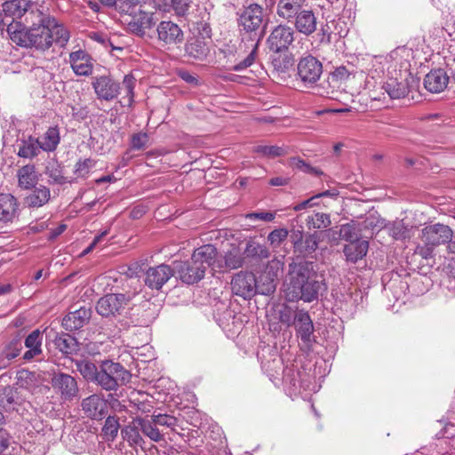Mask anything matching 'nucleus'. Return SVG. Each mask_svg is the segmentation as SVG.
Returning <instances> with one entry per match:
<instances>
[{
    "mask_svg": "<svg viewBox=\"0 0 455 455\" xmlns=\"http://www.w3.org/2000/svg\"><path fill=\"white\" fill-rule=\"evenodd\" d=\"M174 275L169 265L161 264L146 271L144 282L148 288L159 291Z\"/></svg>",
    "mask_w": 455,
    "mask_h": 455,
    "instance_id": "nucleus-15",
    "label": "nucleus"
},
{
    "mask_svg": "<svg viewBox=\"0 0 455 455\" xmlns=\"http://www.w3.org/2000/svg\"><path fill=\"white\" fill-rule=\"evenodd\" d=\"M96 162L92 158H85L80 160L76 164L75 172L80 176L87 174L92 167L95 166Z\"/></svg>",
    "mask_w": 455,
    "mask_h": 455,
    "instance_id": "nucleus-53",
    "label": "nucleus"
},
{
    "mask_svg": "<svg viewBox=\"0 0 455 455\" xmlns=\"http://www.w3.org/2000/svg\"><path fill=\"white\" fill-rule=\"evenodd\" d=\"M185 51L188 56L196 60H203L208 53L205 44L199 39L187 43Z\"/></svg>",
    "mask_w": 455,
    "mask_h": 455,
    "instance_id": "nucleus-33",
    "label": "nucleus"
},
{
    "mask_svg": "<svg viewBox=\"0 0 455 455\" xmlns=\"http://www.w3.org/2000/svg\"><path fill=\"white\" fill-rule=\"evenodd\" d=\"M50 198V189L43 185L30 187V207H40Z\"/></svg>",
    "mask_w": 455,
    "mask_h": 455,
    "instance_id": "nucleus-31",
    "label": "nucleus"
},
{
    "mask_svg": "<svg viewBox=\"0 0 455 455\" xmlns=\"http://www.w3.org/2000/svg\"><path fill=\"white\" fill-rule=\"evenodd\" d=\"M312 261L299 260L289 264L288 272L283 283V294L287 301L299 299L312 302L318 299L323 283L318 280L317 271Z\"/></svg>",
    "mask_w": 455,
    "mask_h": 455,
    "instance_id": "nucleus-2",
    "label": "nucleus"
},
{
    "mask_svg": "<svg viewBox=\"0 0 455 455\" xmlns=\"http://www.w3.org/2000/svg\"><path fill=\"white\" fill-rule=\"evenodd\" d=\"M75 364L76 370L80 372L84 379L94 383L96 379L95 377H97L99 372V367L86 359L76 360Z\"/></svg>",
    "mask_w": 455,
    "mask_h": 455,
    "instance_id": "nucleus-32",
    "label": "nucleus"
},
{
    "mask_svg": "<svg viewBox=\"0 0 455 455\" xmlns=\"http://www.w3.org/2000/svg\"><path fill=\"white\" fill-rule=\"evenodd\" d=\"M449 79V76L443 69H433L426 75L424 86L432 93H439L447 87Z\"/></svg>",
    "mask_w": 455,
    "mask_h": 455,
    "instance_id": "nucleus-21",
    "label": "nucleus"
},
{
    "mask_svg": "<svg viewBox=\"0 0 455 455\" xmlns=\"http://www.w3.org/2000/svg\"><path fill=\"white\" fill-rule=\"evenodd\" d=\"M239 26L247 33L253 34L257 40H252L251 50L249 54L239 63L235 64L232 70L242 71L251 67L257 57L259 43L264 35L263 8L253 4L243 10L239 18Z\"/></svg>",
    "mask_w": 455,
    "mask_h": 455,
    "instance_id": "nucleus-3",
    "label": "nucleus"
},
{
    "mask_svg": "<svg viewBox=\"0 0 455 455\" xmlns=\"http://www.w3.org/2000/svg\"><path fill=\"white\" fill-rule=\"evenodd\" d=\"M452 230L443 224L429 225L421 230V241L435 247L451 241Z\"/></svg>",
    "mask_w": 455,
    "mask_h": 455,
    "instance_id": "nucleus-8",
    "label": "nucleus"
},
{
    "mask_svg": "<svg viewBox=\"0 0 455 455\" xmlns=\"http://www.w3.org/2000/svg\"><path fill=\"white\" fill-rule=\"evenodd\" d=\"M289 231L286 228H276L267 235V241L273 247H279L288 237Z\"/></svg>",
    "mask_w": 455,
    "mask_h": 455,
    "instance_id": "nucleus-46",
    "label": "nucleus"
},
{
    "mask_svg": "<svg viewBox=\"0 0 455 455\" xmlns=\"http://www.w3.org/2000/svg\"><path fill=\"white\" fill-rule=\"evenodd\" d=\"M294 18L295 28L299 33L309 36L315 31L316 18L313 12L302 10Z\"/></svg>",
    "mask_w": 455,
    "mask_h": 455,
    "instance_id": "nucleus-25",
    "label": "nucleus"
},
{
    "mask_svg": "<svg viewBox=\"0 0 455 455\" xmlns=\"http://www.w3.org/2000/svg\"><path fill=\"white\" fill-rule=\"evenodd\" d=\"M69 62L76 76H88L92 75L93 69L92 59L86 52L78 50L71 52Z\"/></svg>",
    "mask_w": 455,
    "mask_h": 455,
    "instance_id": "nucleus-18",
    "label": "nucleus"
},
{
    "mask_svg": "<svg viewBox=\"0 0 455 455\" xmlns=\"http://www.w3.org/2000/svg\"><path fill=\"white\" fill-rule=\"evenodd\" d=\"M152 419L157 427L162 426L167 427H174L177 424V419L167 414L153 415Z\"/></svg>",
    "mask_w": 455,
    "mask_h": 455,
    "instance_id": "nucleus-51",
    "label": "nucleus"
},
{
    "mask_svg": "<svg viewBox=\"0 0 455 455\" xmlns=\"http://www.w3.org/2000/svg\"><path fill=\"white\" fill-rule=\"evenodd\" d=\"M148 135L146 132H138L132 135L131 147L132 149L140 150L147 147Z\"/></svg>",
    "mask_w": 455,
    "mask_h": 455,
    "instance_id": "nucleus-50",
    "label": "nucleus"
},
{
    "mask_svg": "<svg viewBox=\"0 0 455 455\" xmlns=\"http://www.w3.org/2000/svg\"><path fill=\"white\" fill-rule=\"evenodd\" d=\"M297 70L299 80L305 85H312L320 79L323 65L316 58L308 55L299 60Z\"/></svg>",
    "mask_w": 455,
    "mask_h": 455,
    "instance_id": "nucleus-7",
    "label": "nucleus"
},
{
    "mask_svg": "<svg viewBox=\"0 0 455 455\" xmlns=\"http://www.w3.org/2000/svg\"><path fill=\"white\" fill-rule=\"evenodd\" d=\"M272 65L278 73H286L292 66V61L288 55H279L273 58Z\"/></svg>",
    "mask_w": 455,
    "mask_h": 455,
    "instance_id": "nucleus-47",
    "label": "nucleus"
},
{
    "mask_svg": "<svg viewBox=\"0 0 455 455\" xmlns=\"http://www.w3.org/2000/svg\"><path fill=\"white\" fill-rule=\"evenodd\" d=\"M18 185L22 189L28 188V165L24 164L18 171Z\"/></svg>",
    "mask_w": 455,
    "mask_h": 455,
    "instance_id": "nucleus-57",
    "label": "nucleus"
},
{
    "mask_svg": "<svg viewBox=\"0 0 455 455\" xmlns=\"http://www.w3.org/2000/svg\"><path fill=\"white\" fill-rule=\"evenodd\" d=\"M412 83L414 78L411 74L400 75L399 77L388 78L382 85V89L391 99H402L409 94Z\"/></svg>",
    "mask_w": 455,
    "mask_h": 455,
    "instance_id": "nucleus-14",
    "label": "nucleus"
},
{
    "mask_svg": "<svg viewBox=\"0 0 455 455\" xmlns=\"http://www.w3.org/2000/svg\"><path fill=\"white\" fill-rule=\"evenodd\" d=\"M257 279L252 273L239 272L231 281L234 294L251 299L256 293Z\"/></svg>",
    "mask_w": 455,
    "mask_h": 455,
    "instance_id": "nucleus-13",
    "label": "nucleus"
},
{
    "mask_svg": "<svg viewBox=\"0 0 455 455\" xmlns=\"http://www.w3.org/2000/svg\"><path fill=\"white\" fill-rule=\"evenodd\" d=\"M60 141V132L57 127H50L40 137L36 140L34 143L30 142V158L38 155L39 148L45 152H53Z\"/></svg>",
    "mask_w": 455,
    "mask_h": 455,
    "instance_id": "nucleus-16",
    "label": "nucleus"
},
{
    "mask_svg": "<svg viewBox=\"0 0 455 455\" xmlns=\"http://www.w3.org/2000/svg\"><path fill=\"white\" fill-rule=\"evenodd\" d=\"M91 310L81 307L79 309L69 312L62 320V326L67 331H76L82 328L90 319Z\"/></svg>",
    "mask_w": 455,
    "mask_h": 455,
    "instance_id": "nucleus-23",
    "label": "nucleus"
},
{
    "mask_svg": "<svg viewBox=\"0 0 455 455\" xmlns=\"http://www.w3.org/2000/svg\"><path fill=\"white\" fill-rule=\"evenodd\" d=\"M12 40L20 46H28V36L27 31H12V28H8Z\"/></svg>",
    "mask_w": 455,
    "mask_h": 455,
    "instance_id": "nucleus-56",
    "label": "nucleus"
},
{
    "mask_svg": "<svg viewBox=\"0 0 455 455\" xmlns=\"http://www.w3.org/2000/svg\"><path fill=\"white\" fill-rule=\"evenodd\" d=\"M318 248L317 236L314 235H307L303 241L294 240V251L301 255H309Z\"/></svg>",
    "mask_w": 455,
    "mask_h": 455,
    "instance_id": "nucleus-30",
    "label": "nucleus"
},
{
    "mask_svg": "<svg viewBox=\"0 0 455 455\" xmlns=\"http://www.w3.org/2000/svg\"><path fill=\"white\" fill-rule=\"evenodd\" d=\"M192 0H172V7L179 16H185L190 8Z\"/></svg>",
    "mask_w": 455,
    "mask_h": 455,
    "instance_id": "nucleus-52",
    "label": "nucleus"
},
{
    "mask_svg": "<svg viewBox=\"0 0 455 455\" xmlns=\"http://www.w3.org/2000/svg\"><path fill=\"white\" fill-rule=\"evenodd\" d=\"M305 0H279L277 15L286 20L293 19L300 11Z\"/></svg>",
    "mask_w": 455,
    "mask_h": 455,
    "instance_id": "nucleus-26",
    "label": "nucleus"
},
{
    "mask_svg": "<svg viewBox=\"0 0 455 455\" xmlns=\"http://www.w3.org/2000/svg\"><path fill=\"white\" fill-rule=\"evenodd\" d=\"M368 249L369 243L367 241L356 240L344 247V253L347 260L355 263L367 254Z\"/></svg>",
    "mask_w": 455,
    "mask_h": 455,
    "instance_id": "nucleus-27",
    "label": "nucleus"
},
{
    "mask_svg": "<svg viewBox=\"0 0 455 455\" xmlns=\"http://www.w3.org/2000/svg\"><path fill=\"white\" fill-rule=\"evenodd\" d=\"M296 335L306 346H310L315 341V327L309 314L303 310L295 311V322L292 324Z\"/></svg>",
    "mask_w": 455,
    "mask_h": 455,
    "instance_id": "nucleus-12",
    "label": "nucleus"
},
{
    "mask_svg": "<svg viewBox=\"0 0 455 455\" xmlns=\"http://www.w3.org/2000/svg\"><path fill=\"white\" fill-rule=\"evenodd\" d=\"M119 427L118 419L114 416H108L105 420L102 432L106 436L113 440L116 437Z\"/></svg>",
    "mask_w": 455,
    "mask_h": 455,
    "instance_id": "nucleus-43",
    "label": "nucleus"
},
{
    "mask_svg": "<svg viewBox=\"0 0 455 455\" xmlns=\"http://www.w3.org/2000/svg\"><path fill=\"white\" fill-rule=\"evenodd\" d=\"M52 387L63 402H71L79 395V388L76 379L67 373H55L52 379Z\"/></svg>",
    "mask_w": 455,
    "mask_h": 455,
    "instance_id": "nucleus-6",
    "label": "nucleus"
},
{
    "mask_svg": "<svg viewBox=\"0 0 455 455\" xmlns=\"http://www.w3.org/2000/svg\"><path fill=\"white\" fill-rule=\"evenodd\" d=\"M387 228L389 235L396 240L405 239L408 236L409 230L402 220L395 221Z\"/></svg>",
    "mask_w": 455,
    "mask_h": 455,
    "instance_id": "nucleus-44",
    "label": "nucleus"
},
{
    "mask_svg": "<svg viewBox=\"0 0 455 455\" xmlns=\"http://www.w3.org/2000/svg\"><path fill=\"white\" fill-rule=\"evenodd\" d=\"M434 248H435V246H433V245L424 243V245H422V246H418L416 251L422 258L428 259V258L432 257V252H433Z\"/></svg>",
    "mask_w": 455,
    "mask_h": 455,
    "instance_id": "nucleus-64",
    "label": "nucleus"
},
{
    "mask_svg": "<svg viewBox=\"0 0 455 455\" xmlns=\"http://www.w3.org/2000/svg\"><path fill=\"white\" fill-rule=\"evenodd\" d=\"M82 410L92 419H102L108 413V403L99 395H92L82 401Z\"/></svg>",
    "mask_w": 455,
    "mask_h": 455,
    "instance_id": "nucleus-17",
    "label": "nucleus"
},
{
    "mask_svg": "<svg viewBox=\"0 0 455 455\" xmlns=\"http://www.w3.org/2000/svg\"><path fill=\"white\" fill-rule=\"evenodd\" d=\"M316 199H317V196H313L309 199L305 200V201H303V202L294 205L293 206V210L295 212H299V211H302L304 209L312 207L314 205H316V202H315Z\"/></svg>",
    "mask_w": 455,
    "mask_h": 455,
    "instance_id": "nucleus-63",
    "label": "nucleus"
},
{
    "mask_svg": "<svg viewBox=\"0 0 455 455\" xmlns=\"http://www.w3.org/2000/svg\"><path fill=\"white\" fill-rule=\"evenodd\" d=\"M318 40L321 44H328L331 39V29L328 24L322 26L319 33H317Z\"/></svg>",
    "mask_w": 455,
    "mask_h": 455,
    "instance_id": "nucleus-61",
    "label": "nucleus"
},
{
    "mask_svg": "<svg viewBox=\"0 0 455 455\" xmlns=\"http://www.w3.org/2000/svg\"><path fill=\"white\" fill-rule=\"evenodd\" d=\"M17 7L18 14L21 15L25 13L28 8V2L26 0H14L11 3H5L4 4V11H10L11 8Z\"/></svg>",
    "mask_w": 455,
    "mask_h": 455,
    "instance_id": "nucleus-58",
    "label": "nucleus"
},
{
    "mask_svg": "<svg viewBox=\"0 0 455 455\" xmlns=\"http://www.w3.org/2000/svg\"><path fill=\"white\" fill-rule=\"evenodd\" d=\"M134 20V25L138 26V29L140 31H144L145 29L150 28L154 22L152 13L143 12L139 7V15L136 16V12L132 15Z\"/></svg>",
    "mask_w": 455,
    "mask_h": 455,
    "instance_id": "nucleus-41",
    "label": "nucleus"
},
{
    "mask_svg": "<svg viewBox=\"0 0 455 455\" xmlns=\"http://www.w3.org/2000/svg\"><path fill=\"white\" fill-rule=\"evenodd\" d=\"M340 235L344 240L349 241L350 243L358 240L355 228L351 224H346L341 227Z\"/></svg>",
    "mask_w": 455,
    "mask_h": 455,
    "instance_id": "nucleus-55",
    "label": "nucleus"
},
{
    "mask_svg": "<svg viewBox=\"0 0 455 455\" xmlns=\"http://www.w3.org/2000/svg\"><path fill=\"white\" fill-rule=\"evenodd\" d=\"M44 0H30V48L44 52L53 43L63 47L69 40V32L51 17Z\"/></svg>",
    "mask_w": 455,
    "mask_h": 455,
    "instance_id": "nucleus-1",
    "label": "nucleus"
},
{
    "mask_svg": "<svg viewBox=\"0 0 455 455\" xmlns=\"http://www.w3.org/2000/svg\"><path fill=\"white\" fill-rule=\"evenodd\" d=\"M17 386L22 388H27L28 386V371L22 369L17 372Z\"/></svg>",
    "mask_w": 455,
    "mask_h": 455,
    "instance_id": "nucleus-62",
    "label": "nucleus"
},
{
    "mask_svg": "<svg viewBox=\"0 0 455 455\" xmlns=\"http://www.w3.org/2000/svg\"><path fill=\"white\" fill-rule=\"evenodd\" d=\"M36 366H30V389L33 392L46 394L50 391L49 383L52 382V373L46 370L34 369Z\"/></svg>",
    "mask_w": 455,
    "mask_h": 455,
    "instance_id": "nucleus-22",
    "label": "nucleus"
},
{
    "mask_svg": "<svg viewBox=\"0 0 455 455\" xmlns=\"http://www.w3.org/2000/svg\"><path fill=\"white\" fill-rule=\"evenodd\" d=\"M94 383L106 391H116L125 385L131 378L130 372L119 363L110 360L102 361Z\"/></svg>",
    "mask_w": 455,
    "mask_h": 455,
    "instance_id": "nucleus-4",
    "label": "nucleus"
},
{
    "mask_svg": "<svg viewBox=\"0 0 455 455\" xmlns=\"http://www.w3.org/2000/svg\"><path fill=\"white\" fill-rule=\"evenodd\" d=\"M158 39L165 44H176L183 40L181 28L172 21H162L157 26Z\"/></svg>",
    "mask_w": 455,
    "mask_h": 455,
    "instance_id": "nucleus-19",
    "label": "nucleus"
},
{
    "mask_svg": "<svg viewBox=\"0 0 455 455\" xmlns=\"http://www.w3.org/2000/svg\"><path fill=\"white\" fill-rule=\"evenodd\" d=\"M16 212V199L10 194L0 195V220H11Z\"/></svg>",
    "mask_w": 455,
    "mask_h": 455,
    "instance_id": "nucleus-29",
    "label": "nucleus"
},
{
    "mask_svg": "<svg viewBox=\"0 0 455 455\" xmlns=\"http://www.w3.org/2000/svg\"><path fill=\"white\" fill-rule=\"evenodd\" d=\"M294 41V30L287 25H278L270 32L267 45L270 52L281 53L289 49Z\"/></svg>",
    "mask_w": 455,
    "mask_h": 455,
    "instance_id": "nucleus-5",
    "label": "nucleus"
},
{
    "mask_svg": "<svg viewBox=\"0 0 455 455\" xmlns=\"http://www.w3.org/2000/svg\"><path fill=\"white\" fill-rule=\"evenodd\" d=\"M132 425L128 426L122 430V434L128 442L141 446L144 443L142 436L140 435V429L135 425V419L132 420Z\"/></svg>",
    "mask_w": 455,
    "mask_h": 455,
    "instance_id": "nucleus-38",
    "label": "nucleus"
},
{
    "mask_svg": "<svg viewBox=\"0 0 455 455\" xmlns=\"http://www.w3.org/2000/svg\"><path fill=\"white\" fill-rule=\"evenodd\" d=\"M13 390L10 387H4L0 391V408L4 410L14 409Z\"/></svg>",
    "mask_w": 455,
    "mask_h": 455,
    "instance_id": "nucleus-48",
    "label": "nucleus"
},
{
    "mask_svg": "<svg viewBox=\"0 0 455 455\" xmlns=\"http://www.w3.org/2000/svg\"><path fill=\"white\" fill-rule=\"evenodd\" d=\"M57 348L63 354H72L77 348V342L68 334L61 335L55 339Z\"/></svg>",
    "mask_w": 455,
    "mask_h": 455,
    "instance_id": "nucleus-36",
    "label": "nucleus"
},
{
    "mask_svg": "<svg viewBox=\"0 0 455 455\" xmlns=\"http://www.w3.org/2000/svg\"><path fill=\"white\" fill-rule=\"evenodd\" d=\"M164 2V0H125L123 3L122 9L129 15H133L137 6L141 8L143 4H153L154 6L160 7Z\"/></svg>",
    "mask_w": 455,
    "mask_h": 455,
    "instance_id": "nucleus-39",
    "label": "nucleus"
},
{
    "mask_svg": "<svg viewBox=\"0 0 455 455\" xmlns=\"http://www.w3.org/2000/svg\"><path fill=\"white\" fill-rule=\"evenodd\" d=\"M307 225L308 228L322 229L326 228L331 225V219L329 214L323 212H315L307 216Z\"/></svg>",
    "mask_w": 455,
    "mask_h": 455,
    "instance_id": "nucleus-35",
    "label": "nucleus"
},
{
    "mask_svg": "<svg viewBox=\"0 0 455 455\" xmlns=\"http://www.w3.org/2000/svg\"><path fill=\"white\" fill-rule=\"evenodd\" d=\"M135 84L136 79L132 75L128 74L124 76L123 80V90L126 93L128 106H131L133 102Z\"/></svg>",
    "mask_w": 455,
    "mask_h": 455,
    "instance_id": "nucleus-45",
    "label": "nucleus"
},
{
    "mask_svg": "<svg viewBox=\"0 0 455 455\" xmlns=\"http://www.w3.org/2000/svg\"><path fill=\"white\" fill-rule=\"evenodd\" d=\"M275 279L269 274H263L257 279L256 293L271 295L275 292Z\"/></svg>",
    "mask_w": 455,
    "mask_h": 455,
    "instance_id": "nucleus-34",
    "label": "nucleus"
},
{
    "mask_svg": "<svg viewBox=\"0 0 455 455\" xmlns=\"http://www.w3.org/2000/svg\"><path fill=\"white\" fill-rule=\"evenodd\" d=\"M279 321L287 326H291L295 322V311L290 307H283L279 311Z\"/></svg>",
    "mask_w": 455,
    "mask_h": 455,
    "instance_id": "nucleus-54",
    "label": "nucleus"
},
{
    "mask_svg": "<svg viewBox=\"0 0 455 455\" xmlns=\"http://www.w3.org/2000/svg\"><path fill=\"white\" fill-rule=\"evenodd\" d=\"M21 350V342L20 339L12 341L2 352V356L11 360L15 358Z\"/></svg>",
    "mask_w": 455,
    "mask_h": 455,
    "instance_id": "nucleus-49",
    "label": "nucleus"
},
{
    "mask_svg": "<svg viewBox=\"0 0 455 455\" xmlns=\"http://www.w3.org/2000/svg\"><path fill=\"white\" fill-rule=\"evenodd\" d=\"M92 86L97 98L107 101L116 99L120 91V84L109 76L93 77Z\"/></svg>",
    "mask_w": 455,
    "mask_h": 455,
    "instance_id": "nucleus-11",
    "label": "nucleus"
},
{
    "mask_svg": "<svg viewBox=\"0 0 455 455\" xmlns=\"http://www.w3.org/2000/svg\"><path fill=\"white\" fill-rule=\"evenodd\" d=\"M135 425L137 427H140L141 433L151 441L157 443L164 439V435L161 434L152 419H148L138 417L135 419Z\"/></svg>",
    "mask_w": 455,
    "mask_h": 455,
    "instance_id": "nucleus-28",
    "label": "nucleus"
},
{
    "mask_svg": "<svg viewBox=\"0 0 455 455\" xmlns=\"http://www.w3.org/2000/svg\"><path fill=\"white\" fill-rule=\"evenodd\" d=\"M253 152L260 154L263 156L274 158L283 156L285 149L277 146L258 145L254 147Z\"/></svg>",
    "mask_w": 455,
    "mask_h": 455,
    "instance_id": "nucleus-40",
    "label": "nucleus"
},
{
    "mask_svg": "<svg viewBox=\"0 0 455 455\" xmlns=\"http://www.w3.org/2000/svg\"><path fill=\"white\" fill-rule=\"evenodd\" d=\"M44 331L36 329L30 332V359L43 352Z\"/></svg>",
    "mask_w": 455,
    "mask_h": 455,
    "instance_id": "nucleus-37",
    "label": "nucleus"
},
{
    "mask_svg": "<svg viewBox=\"0 0 455 455\" xmlns=\"http://www.w3.org/2000/svg\"><path fill=\"white\" fill-rule=\"evenodd\" d=\"M275 212H251L246 215V219L248 220H259L266 222H271L275 220Z\"/></svg>",
    "mask_w": 455,
    "mask_h": 455,
    "instance_id": "nucleus-59",
    "label": "nucleus"
},
{
    "mask_svg": "<svg viewBox=\"0 0 455 455\" xmlns=\"http://www.w3.org/2000/svg\"><path fill=\"white\" fill-rule=\"evenodd\" d=\"M174 273L184 283L194 284L202 280L205 275L204 267L197 265L192 259L188 261L176 262Z\"/></svg>",
    "mask_w": 455,
    "mask_h": 455,
    "instance_id": "nucleus-10",
    "label": "nucleus"
},
{
    "mask_svg": "<svg viewBox=\"0 0 455 455\" xmlns=\"http://www.w3.org/2000/svg\"><path fill=\"white\" fill-rule=\"evenodd\" d=\"M71 116L76 120H84L89 115V109L86 106H71Z\"/></svg>",
    "mask_w": 455,
    "mask_h": 455,
    "instance_id": "nucleus-60",
    "label": "nucleus"
},
{
    "mask_svg": "<svg viewBox=\"0 0 455 455\" xmlns=\"http://www.w3.org/2000/svg\"><path fill=\"white\" fill-rule=\"evenodd\" d=\"M217 250L212 244H205L196 249L192 254V259L197 265L204 267V272L208 267H212L213 269L217 268Z\"/></svg>",
    "mask_w": 455,
    "mask_h": 455,
    "instance_id": "nucleus-20",
    "label": "nucleus"
},
{
    "mask_svg": "<svg viewBox=\"0 0 455 455\" xmlns=\"http://www.w3.org/2000/svg\"><path fill=\"white\" fill-rule=\"evenodd\" d=\"M244 253L249 257H257L266 259L268 257V250L266 246L255 242H249L246 245Z\"/></svg>",
    "mask_w": 455,
    "mask_h": 455,
    "instance_id": "nucleus-42",
    "label": "nucleus"
},
{
    "mask_svg": "<svg viewBox=\"0 0 455 455\" xmlns=\"http://www.w3.org/2000/svg\"><path fill=\"white\" fill-rule=\"evenodd\" d=\"M130 299L131 297L125 294L110 293L99 299L96 310L104 317L115 315L120 313Z\"/></svg>",
    "mask_w": 455,
    "mask_h": 455,
    "instance_id": "nucleus-9",
    "label": "nucleus"
},
{
    "mask_svg": "<svg viewBox=\"0 0 455 455\" xmlns=\"http://www.w3.org/2000/svg\"><path fill=\"white\" fill-rule=\"evenodd\" d=\"M243 257L241 250L233 246L222 258L217 259V268L219 271L227 269H236L243 266Z\"/></svg>",
    "mask_w": 455,
    "mask_h": 455,
    "instance_id": "nucleus-24",
    "label": "nucleus"
}]
</instances>
